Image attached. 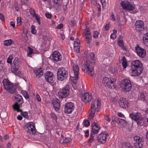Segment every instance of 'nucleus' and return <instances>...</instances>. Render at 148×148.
<instances>
[{"instance_id":"obj_1","label":"nucleus","mask_w":148,"mask_h":148,"mask_svg":"<svg viewBox=\"0 0 148 148\" xmlns=\"http://www.w3.org/2000/svg\"><path fill=\"white\" fill-rule=\"evenodd\" d=\"M94 65V62H91L90 60H87L82 66V70L84 72L88 73L91 76L93 77L95 74L93 68Z\"/></svg>"},{"instance_id":"obj_2","label":"nucleus","mask_w":148,"mask_h":148,"mask_svg":"<svg viewBox=\"0 0 148 148\" xmlns=\"http://www.w3.org/2000/svg\"><path fill=\"white\" fill-rule=\"evenodd\" d=\"M16 102L13 106V108L14 110L17 111V112H21L22 110L20 109L22 107V104L23 103V98L20 95H17L14 97Z\"/></svg>"},{"instance_id":"obj_3","label":"nucleus","mask_w":148,"mask_h":148,"mask_svg":"<svg viewBox=\"0 0 148 148\" xmlns=\"http://www.w3.org/2000/svg\"><path fill=\"white\" fill-rule=\"evenodd\" d=\"M131 119L136 122L138 125H141L143 122V118L140 112L132 113L130 114Z\"/></svg>"},{"instance_id":"obj_4","label":"nucleus","mask_w":148,"mask_h":148,"mask_svg":"<svg viewBox=\"0 0 148 148\" xmlns=\"http://www.w3.org/2000/svg\"><path fill=\"white\" fill-rule=\"evenodd\" d=\"M120 87L124 91L127 92L131 90L132 84L130 80L125 79L121 81Z\"/></svg>"},{"instance_id":"obj_5","label":"nucleus","mask_w":148,"mask_h":148,"mask_svg":"<svg viewBox=\"0 0 148 148\" xmlns=\"http://www.w3.org/2000/svg\"><path fill=\"white\" fill-rule=\"evenodd\" d=\"M116 80L113 78H109L107 77H105L103 78L102 82L104 85L110 88H114V85Z\"/></svg>"},{"instance_id":"obj_6","label":"nucleus","mask_w":148,"mask_h":148,"mask_svg":"<svg viewBox=\"0 0 148 148\" xmlns=\"http://www.w3.org/2000/svg\"><path fill=\"white\" fill-rule=\"evenodd\" d=\"M57 75L58 79L60 81H62L67 77V71L64 68L61 67L58 70Z\"/></svg>"},{"instance_id":"obj_7","label":"nucleus","mask_w":148,"mask_h":148,"mask_svg":"<svg viewBox=\"0 0 148 148\" xmlns=\"http://www.w3.org/2000/svg\"><path fill=\"white\" fill-rule=\"evenodd\" d=\"M134 141L135 142L134 145L136 148H141L144 147L145 141L143 139L138 136H135L134 137Z\"/></svg>"},{"instance_id":"obj_8","label":"nucleus","mask_w":148,"mask_h":148,"mask_svg":"<svg viewBox=\"0 0 148 148\" xmlns=\"http://www.w3.org/2000/svg\"><path fill=\"white\" fill-rule=\"evenodd\" d=\"M70 89L69 86L67 85L60 90L58 93L59 97L63 98H65L68 96L70 93Z\"/></svg>"},{"instance_id":"obj_9","label":"nucleus","mask_w":148,"mask_h":148,"mask_svg":"<svg viewBox=\"0 0 148 148\" xmlns=\"http://www.w3.org/2000/svg\"><path fill=\"white\" fill-rule=\"evenodd\" d=\"M71 65L73 70L75 76L74 77H74L75 80H77L79 78L78 76L79 74V67L75 61H71Z\"/></svg>"},{"instance_id":"obj_10","label":"nucleus","mask_w":148,"mask_h":148,"mask_svg":"<svg viewBox=\"0 0 148 148\" xmlns=\"http://www.w3.org/2000/svg\"><path fill=\"white\" fill-rule=\"evenodd\" d=\"M75 108V106L73 103L71 102H68L65 104L64 112L67 114H71Z\"/></svg>"},{"instance_id":"obj_11","label":"nucleus","mask_w":148,"mask_h":148,"mask_svg":"<svg viewBox=\"0 0 148 148\" xmlns=\"http://www.w3.org/2000/svg\"><path fill=\"white\" fill-rule=\"evenodd\" d=\"M143 22L141 21H137L135 24L134 31L142 33L144 29Z\"/></svg>"},{"instance_id":"obj_12","label":"nucleus","mask_w":148,"mask_h":148,"mask_svg":"<svg viewBox=\"0 0 148 148\" xmlns=\"http://www.w3.org/2000/svg\"><path fill=\"white\" fill-rule=\"evenodd\" d=\"M26 131L32 134H35L36 129L35 125L32 122H29L25 126Z\"/></svg>"},{"instance_id":"obj_13","label":"nucleus","mask_w":148,"mask_h":148,"mask_svg":"<svg viewBox=\"0 0 148 148\" xmlns=\"http://www.w3.org/2000/svg\"><path fill=\"white\" fill-rule=\"evenodd\" d=\"M121 5L123 9L125 10L132 11L134 9L133 5L127 1H122L121 3Z\"/></svg>"},{"instance_id":"obj_14","label":"nucleus","mask_w":148,"mask_h":148,"mask_svg":"<svg viewBox=\"0 0 148 148\" xmlns=\"http://www.w3.org/2000/svg\"><path fill=\"white\" fill-rule=\"evenodd\" d=\"M108 133L106 132H102L99 134L97 138L98 141L102 144L105 143L106 141Z\"/></svg>"},{"instance_id":"obj_15","label":"nucleus","mask_w":148,"mask_h":148,"mask_svg":"<svg viewBox=\"0 0 148 148\" xmlns=\"http://www.w3.org/2000/svg\"><path fill=\"white\" fill-rule=\"evenodd\" d=\"M91 126L92 130L90 136L95 137V134H97L100 130V126L97 123H93L91 125Z\"/></svg>"},{"instance_id":"obj_16","label":"nucleus","mask_w":148,"mask_h":148,"mask_svg":"<svg viewBox=\"0 0 148 148\" xmlns=\"http://www.w3.org/2000/svg\"><path fill=\"white\" fill-rule=\"evenodd\" d=\"M44 76L47 82L51 83H53L54 80L52 72L49 71H47L45 73Z\"/></svg>"},{"instance_id":"obj_17","label":"nucleus","mask_w":148,"mask_h":148,"mask_svg":"<svg viewBox=\"0 0 148 148\" xmlns=\"http://www.w3.org/2000/svg\"><path fill=\"white\" fill-rule=\"evenodd\" d=\"M119 106L123 108H127L129 104L127 99L125 97L119 99Z\"/></svg>"},{"instance_id":"obj_18","label":"nucleus","mask_w":148,"mask_h":148,"mask_svg":"<svg viewBox=\"0 0 148 148\" xmlns=\"http://www.w3.org/2000/svg\"><path fill=\"white\" fill-rule=\"evenodd\" d=\"M135 50L138 55L140 57L143 58L145 56V50L141 47L138 46H136L135 47Z\"/></svg>"},{"instance_id":"obj_19","label":"nucleus","mask_w":148,"mask_h":148,"mask_svg":"<svg viewBox=\"0 0 148 148\" xmlns=\"http://www.w3.org/2000/svg\"><path fill=\"white\" fill-rule=\"evenodd\" d=\"M92 95L91 94L86 92L83 94L81 97L82 100L84 102H90L92 99Z\"/></svg>"},{"instance_id":"obj_20","label":"nucleus","mask_w":148,"mask_h":148,"mask_svg":"<svg viewBox=\"0 0 148 148\" xmlns=\"http://www.w3.org/2000/svg\"><path fill=\"white\" fill-rule=\"evenodd\" d=\"M51 103L56 111H57L60 109V101L58 99H54L52 100Z\"/></svg>"},{"instance_id":"obj_21","label":"nucleus","mask_w":148,"mask_h":148,"mask_svg":"<svg viewBox=\"0 0 148 148\" xmlns=\"http://www.w3.org/2000/svg\"><path fill=\"white\" fill-rule=\"evenodd\" d=\"M131 68L132 69L142 68L141 63L139 60H136L132 61L131 63Z\"/></svg>"},{"instance_id":"obj_22","label":"nucleus","mask_w":148,"mask_h":148,"mask_svg":"<svg viewBox=\"0 0 148 148\" xmlns=\"http://www.w3.org/2000/svg\"><path fill=\"white\" fill-rule=\"evenodd\" d=\"M52 58L54 60L58 62L61 60L62 56L60 53L57 51H55L53 53Z\"/></svg>"},{"instance_id":"obj_23","label":"nucleus","mask_w":148,"mask_h":148,"mask_svg":"<svg viewBox=\"0 0 148 148\" xmlns=\"http://www.w3.org/2000/svg\"><path fill=\"white\" fill-rule=\"evenodd\" d=\"M131 69L132 71L131 72L132 75L135 76L139 75L142 73L143 71L142 68L132 69L131 68Z\"/></svg>"},{"instance_id":"obj_24","label":"nucleus","mask_w":148,"mask_h":148,"mask_svg":"<svg viewBox=\"0 0 148 148\" xmlns=\"http://www.w3.org/2000/svg\"><path fill=\"white\" fill-rule=\"evenodd\" d=\"M10 86H9L8 89L6 90L8 92L11 94H13L16 92L17 88V86L12 83Z\"/></svg>"},{"instance_id":"obj_25","label":"nucleus","mask_w":148,"mask_h":148,"mask_svg":"<svg viewBox=\"0 0 148 148\" xmlns=\"http://www.w3.org/2000/svg\"><path fill=\"white\" fill-rule=\"evenodd\" d=\"M2 83L4 88L6 90L8 89L9 86H10L12 83L10 82L8 79H4L2 81Z\"/></svg>"},{"instance_id":"obj_26","label":"nucleus","mask_w":148,"mask_h":148,"mask_svg":"<svg viewBox=\"0 0 148 148\" xmlns=\"http://www.w3.org/2000/svg\"><path fill=\"white\" fill-rule=\"evenodd\" d=\"M90 113L89 115L90 117L93 118L96 112V107L95 105L93 103H92L90 109Z\"/></svg>"},{"instance_id":"obj_27","label":"nucleus","mask_w":148,"mask_h":148,"mask_svg":"<svg viewBox=\"0 0 148 148\" xmlns=\"http://www.w3.org/2000/svg\"><path fill=\"white\" fill-rule=\"evenodd\" d=\"M34 72L36 75V76L39 78L43 74V71L41 68L35 70Z\"/></svg>"},{"instance_id":"obj_28","label":"nucleus","mask_w":148,"mask_h":148,"mask_svg":"<svg viewBox=\"0 0 148 148\" xmlns=\"http://www.w3.org/2000/svg\"><path fill=\"white\" fill-rule=\"evenodd\" d=\"M143 40L144 44L148 47V33L144 34Z\"/></svg>"},{"instance_id":"obj_29","label":"nucleus","mask_w":148,"mask_h":148,"mask_svg":"<svg viewBox=\"0 0 148 148\" xmlns=\"http://www.w3.org/2000/svg\"><path fill=\"white\" fill-rule=\"evenodd\" d=\"M13 63L15 67H19L21 64L20 60L17 58H15L13 61Z\"/></svg>"},{"instance_id":"obj_30","label":"nucleus","mask_w":148,"mask_h":148,"mask_svg":"<svg viewBox=\"0 0 148 148\" xmlns=\"http://www.w3.org/2000/svg\"><path fill=\"white\" fill-rule=\"evenodd\" d=\"M123 148H133L131 144L128 142H124L122 143Z\"/></svg>"},{"instance_id":"obj_31","label":"nucleus","mask_w":148,"mask_h":148,"mask_svg":"<svg viewBox=\"0 0 148 148\" xmlns=\"http://www.w3.org/2000/svg\"><path fill=\"white\" fill-rule=\"evenodd\" d=\"M147 94L145 91H143L140 94V97L141 99L144 101L146 99Z\"/></svg>"},{"instance_id":"obj_32","label":"nucleus","mask_w":148,"mask_h":148,"mask_svg":"<svg viewBox=\"0 0 148 148\" xmlns=\"http://www.w3.org/2000/svg\"><path fill=\"white\" fill-rule=\"evenodd\" d=\"M118 45L122 49L126 50V48L124 45L123 41L122 40H119L118 42Z\"/></svg>"},{"instance_id":"obj_33","label":"nucleus","mask_w":148,"mask_h":148,"mask_svg":"<svg viewBox=\"0 0 148 148\" xmlns=\"http://www.w3.org/2000/svg\"><path fill=\"white\" fill-rule=\"evenodd\" d=\"M122 61V64L123 67L124 68H125L127 67V61L125 57L123 56V58L121 59Z\"/></svg>"},{"instance_id":"obj_34","label":"nucleus","mask_w":148,"mask_h":148,"mask_svg":"<svg viewBox=\"0 0 148 148\" xmlns=\"http://www.w3.org/2000/svg\"><path fill=\"white\" fill-rule=\"evenodd\" d=\"M115 121L118 124H123V122L125 123V120L124 119L118 118L116 119Z\"/></svg>"},{"instance_id":"obj_35","label":"nucleus","mask_w":148,"mask_h":148,"mask_svg":"<svg viewBox=\"0 0 148 148\" xmlns=\"http://www.w3.org/2000/svg\"><path fill=\"white\" fill-rule=\"evenodd\" d=\"M11 71L13 73L16 75H18L21 73V72L18 71V69L16 68L12 69Z\"/></svg>"},{"instance_id":"obj_36","label":"nucleus","mask_w":148,"mask_h":148,"mask_svg":"<svg viewBox=\"0 0 148 148\" xmlns=\"http://www.w3.org/2000/svg\"><path fill=\"white\" fill-rule=\"evenodd\" d=\"M62 2V0H54V5L57 6H61Z\"/></svg>"},{"instance_id":"obj_37","label":"nucleus","mask_w":148,"mask_h":148,"mask_svg":"<svg viewBox=\"0 0 148 148\" xmlns=\"http://www.w3.org/2000/svg\"><path fill=\"white\" fill-rule=\"evenodd\" d=\"M12 40L11 39L5 40L4 45L6 46L10 45L12 44Z\"/></svg>"},{"instance_id":"obj_38","label":"nucleus","mask_w":148,"mask_h":148,"mask_svg":"<svg viewBox=\"0 0 148 148\" xmlns=\"http://www.w3.org/2000/svg\"><path fill=\"white\" fill-rule=\"evenodd\" d=\"M95 56L94 54L92 53H91L90 54V59L91 60V62H94V64L95 63Z\"/></svg>"},{"instance_id":"obj_39","label":"nucleus","mask_w":148,"mask_h":148,"mask_svg":"<svg viewBox=\"0 0 148 148\" xmlns=\"http://www.w3.org/2000/svg\"><path fill=\"white\" fill-rule=\"evenodd\" d=\"M21 92L22 93L24 97L26 99H27L29 98V95L27 93V92L25 91V90H22L21 91Z\"/></svg>"},{"instance_id":"obj_40","label":"nucleus","mask_w":148,"mask_h":148,"mask_svg":"<svg viewBox=\"0 0 148 148\" xmlns=\"http://www.w3.org/2000/svg\"><path fill=\"white\" fill-rule=\"evenodd\" d=\"M92 40V36H88L86 37V42L88 43H90Z\"/></svg>"},{"instance_id":"obj_41","label":"nucleus","mask_w":148,"mask_h":148,"mask_svg":"<svg viewBox=\"0 0 148 148\" xmlns=\"http://www.w3.org/2000/svg\"><path fill=\"white\" fill-rule=\"evenodd\" d=\"M21 112V114L23 115L24 117L26 119H28L29 118V116L28 115V113L26 112H22V111L21 112Z\"/></svg>"},{"instance_id":"obj_42","label":"nucleus","mask_w":148,"mask_h":148,"mask_svg":"<svg viewBox=\"0 0 148 148\" xmlns=\"http://www.w3.org/2000/svg\"><path fill=\"white\" fill-rule=\"evenodd\" d=\"M36 21L38 23L39 25H40V18L38 14H37L34 17Z\"/></svg>"},{"instance_id":"obj_43","label":"nucleus","mask_w":148,"mask_h":148,"mask_svg":"<svg viewBox=\"0 0 148 148\" xmlns=\"http://www.w3.org/2000/svg\"><path fill=\"white\" fill-rule=\"evenodd\" d=\"M83 122L84 123V125L86 127L90 125V122L88 120H84Z\"/></svg>"},{"instance_id":"obj_44","label":"nucleus","mask_w":148,"mask_h":148,"mask_svg":"<svg viewBox=\"0 0 148 148\" xmlns=\"http://www.w3.org/2000/svg\"><path fill=\"white\" fill-rule=\"evenodd\" d=\"M31 31L32 33L33 34H34L36 33V31L35 29V27L34 26L32 25L31 26Z\"/></svg>"},{"instance_id":"obj_45","label":"nucleus","mask_w":148,"mask_h":148,"mask_svg":"<svg viewBox=\"0 0 148 148\" xmlns=\"http://www.w3.org/2000/svg\"><path fill=\"white\" fill-rule=\"evenodd\" d=\"M30 13L32 16V17L34 18V16L37 14L36 13V12L34 10L31 9L30 10Z\"/></svg>"},{"instance_id":"obj_46","label":"nucleus","mask_w":148,"mask_h":148,"mask_svg":"<svg viewBox=\"0 0 148 148\" xmlns=\"http://www.w3.org/2000/svg\"><path fill=\"white\" fill-rule=\"evenodd\" d=\"M72 86L75 90H76L77 89L78 86L75 83V82L73 81V83H72Z\"/></svg>"},{"instance_id":"obj_47","label":"nucleus","mask_w":148,"mask_h":148,"mask_svg":"<svg viewBox=\"0 0 148 148\" xmlns=\"http://www.w3.org/2000/svg\"><path fill=\"white\" fill-rule=\"evenodd\" d=\"M28 49L29 50V52L27 53V55H29L32 54L33 53V49L31 48L30 47H28Z\"/></svg>"},{"instance_id":"obj_48","label":"nucleus","mask_w":148,"mask_h":148,"mask_svg":"<svg viewBox=\"0 0 148 148\" xmlns=\"http://www.w3.org/2000/svg\"><path fill=\"white\" fill-rule=\"evenodd\" d=\"M99 33L97 31L94 32L93 37L95 38H97L98 37Z\"/></svg>"},{"instance_id":"obj_49","label":"nucleus","mask_w":148,"mask_h":148,"mask_svg":"<svg viewBox=\"0 0 148 148\" xmlns=\"http://www.w3.org/2000/svg\"><path fill=\"white\" fill-rule=\"evenodd\" d=\"M79 42V41H75L74 42V47H80V44Z\"/></svg>"},{"instance_id":"obj_50","label":"nucleus","mask_w":148,"mask_h":148,"mask_svg":"<svg viewBox=\"0 0 148 148\" xmlns=\"http://www.w3.org/2000/svg\"><path fill=\"white\" fill-rule=\"evenodd\" d=\"M104 118L107 121L110 122L111 121V119L109 116L105 115Z\"/></svg>"},{"instance_id":"obj_51","label":"nucleus","mask_w":148,"mask_h":148,"mask_svg":"<svg viewBox=\"0 0 148 148\" xmlns=\"http://www.w3.org/2000/svg\"><path fill=\"white\" fill-rule=\"evenodd\" d=\"M64 140V142L66 143H69L71 141V139L69 138H65V139L63 138Z\"/></svg>"},{"instance_id":"obj_52","label":"nucleus","mask_w":148,"mask_h":148,"mask_svg":"<svg viewBox=\"0 0 148 148\" xmlns=\"http://www.w3.org/2000/svg\"><path fill=\"white\" fill-rule=\"evenodd\" d=\"M100 104V102H99V101H98L97 103V112H98L99 110Z\"/></svg>"},{"instance_id":"obj_53","label":"nucleus","mask_w":148,"mask_h":148,"mask_svg":"<svg viewBox=\"0 0 148 148\" xmlns=\"http://www.w3.org/2000/svg\"><path fill=\"white\" fill-rule=\"evenodd\" d=\"M74 50L77 52L79 53L80 52V47H74Z\"/></svg>"},{"instance_id":"obj_54","label":"nucleus","mask_w":148,"mask_h":148,"mask_svg":"<svg viewBox=\"0 0 148 148\" xmlns=\"http://www.w3.org/2000/svg\"><path fill=\"white\" fill-rule=\"evenodd\" d=\"M12 56H9L7 59V62L8 63H11L12 62Z\"/></svg>"},{"instance_id":"obj_55","label":"nucleus","mask_w":148,"mask_h":148,"mask_svg":"<svg viewBox=\"0 0 148 148\" xmlns=\"http://www.w3.org/2000/svg\"><path fill=\"white\" fill-rule=\"evenodd\" d=\"M85 35L86 37V36H91V32H90L88 30H87L85 32Z\"/></svg>"},{"instance_id":"obj_56","label":"nucleus","mask_w":148,"mask_h":148,"mask_svg":"<svg viewBox=\"0 0 148 148\" xmlns=\"http://www.w3.org/2000/svg\"><path fill=\"white\" fill-rule=\"evenodd\" d=\"M17 22L18 24L21 25V18L19 17H17Z\"/></svg>"},{"instance_id":"obj_57","label":"nucleus","mask_w":148,"mask_h":148,"mask_svg":"<svg viewBox=\"0 0 148 148\" xmlns=\"http://www.w3.org/2000/svg\"><path fill=\"white\" fill-rule=\"evenodd\" d=\"M45 15L46 17L49 19L51 18L52 17L51 14L49 13H46Z\"/></svg>"},{"instance_id":"obj_58","label":"nucleus","mask_w":148,"mask_h":148,"mask_svg":"<svg viewBox=\"0 0 148 148\" xmlns=\"http://www.w3.org/2000/svg\"><path fill=\"white\" fill-rule=\"evenodd\" d=\"M105 29L106 31H108L110 29V25L109 24H107L105 27Z\"/></svg>"},{"instance_id":"obj_59","label":"nucleus","mask_w":148,"mask_h":148,"mask_svg":"<svg viewBox=\"0 0 148 148\" xmlns=\"http://www.w3.org/2000/svg\"><path fill=\"white\" fill-rule=\"evenodd\" d=\"M51 117L53 119L56 120L57 119L56 116L54 114H51Z\"/></svg>"},{"instance_id":"obj_60","label":"nucleus","mask_w":148,"mask_h":148,"mask_svg":"<svg viewBox=\"0 0 148 148\" xmlns=\"http://www.w3.org/2000/svg\"><path fill=\"white\" fill-rule=\"evenodd\" d=\"M111 71L113 74L115 73L116 72V69L115 68H112L111 70Z\"/></svg>"},{"instance_id":"obj_61","label":"nucleus","mask_w":148,"mask_h":148,"mask_svg":"<svg viewBox=\"0 0 148 148\" xmlns=\"http://www.w3.org/2000/svg\"><path fill=\"white\" fill-rule=\"evenodd\" d=\"M110 38L112 39L116 38V36L115 34H112L110 36Z\"/></svg>"},{"instance_id":"obj_62","label":"nucleus","mask_w":148,"mask_h":148,"mask_svg":"<svg viewBox=\"0 0 148 148\" xmlns=\"http://www.w3.org/2000/svg\"><path fill=\"white\" fill-rule=\"evenodd\" d=\"M118 116L119 117H124V115L121 112H119L118 113Z\"/></svg>"},{"instance_id":"obj_63","label":"nucleus","mask_w":148,"mask_h":148,"mask_svg":"<svg viewBox=\"0 0 148 148\" xmlns=\"http://www.w3.org/2000/svg\"><path fill=\"white\" fill-rule=\"evenodd\" d=\"M36 98H37V100L38 101H40L41 100V98L40 97L39 95L38 94H37L36 95Z\"/></svg>"},{"instance_id":"obj_64","label":"nucleus","mask_w":148,"mask_h":148,"mask_svg":"<svg viewBox=\"0 0 148 148\" xmlns=\"http://www.w3.org/2000/svg\"><path fill=\"white\" fill-rule=\"evenodd\" d=\"M88 130H86L85 132V136L86 137H88L89 135Z\"/></svg>"}]
</instances>
